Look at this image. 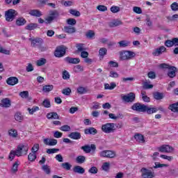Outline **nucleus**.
Listing matches in <instances>:
<instances>
[{
  "instance_id": "f257e3e1",
  "label": "nucleus",
  "mask_w": 178,
  "mask_h": 178,
  "mask_svg": "<svg viewBox=\"0 0 178 178\" xmlns=\"http://www.w3.org/2000/svg\"><path fill=\"white\" fill-rule=\"evenodd\" d=\"M136 56V53L131 51H120V60H130Z\"/></svg>"
},
{
  "instance_id": "f03ea898",
  "label": "nucleus",
  "mask_w": 178,
  "mask_h": 178,
  "mask_svg": "<svg viewBox=\"0 0 178 178\" xmlns=\"http://www.w3.org/2000/svg\"><path fill=\"white\" fill-rule=\"evenodd\" d=\"M17 11L13 9H9L8 10L5 12V17L6 22H13L15 19H16V16H17Z\"/></svg>"
},
{
  "instance_id": "7ed1b4c3",
  "label": "nucleus",
  "mask_w": 178,
  "mask_h": 178,
  "mask_svg": "<svg viewBox=\"0 0 178 178\" xmlns=\"http://www.w3.org/2000/svg\"><path fill=\"white\" fill-rule=\"evenodd\" d=\"M17 156H23V155H27L29 151V145L22 144L17 147Z\"/></svg>"
},
{
  "instance_id": "20e7f679",
  "label": "nucleus",
  "mask_w": 178,
  "mask_h": 178,
  "mask_svg": "<svg viewBox=\"0 0 178 178\" xmlns=\"http://www.w3.org/2000/svg\"><path fill=\"white\" fill-rule=\"evenodd\" d=\"M59 17V13L56 10H51L49 13V16L45 19L46 24H51L53 20H56Z\"/></svg>"
},
{
  "instance_id": "39448f33",
  "label": "nucleus",
  "mask_w": 178,
  "mask_h": 178,
  "mask_svg": "<svg viewBox=\"0 0 178 178\" xmlns=\"http://www.w3.org/2000/svg\"><path fill=\"white\" fill-rule=\"evenodd\" d=\"M102 130L104 133H113L116 129H115V123H106L102 126Z\"/></svg>"
},
{
  "instance_id": "423d86ee",
  "label": "nucleus",
  "mask_w": 178,
  "mask_h": 178,
  "mask_svg": "<svg viewBox=\"0 0 178 178\" xmlns=\"http://www.w3.org/2000/svg\"><path fill=\"white\" fill-rule=\"evenodd\" d=\"M140 172L142 173L141 176L143 178H154L155 177V172L151 171V170L142 168L140 170Z\"/></svg>"
},
{
  "instance_id": "0eeeda50",
  "label": "nucleus",
  "mask_w": 178,
  "mask_h": 178,
  "mask_svg": "<svg viewBox=\"0 0 178 178\" xmlns=\"http://www.w3.org/2000/svg\"><path fill=\"white\" fill-rule=\"evenodd\" d=\"M54 55L56 58H62L66 55V47L65 46H59L56 47Z\"/></svg>"
},
{
  "instance_id": "6e6552de",
  "label": "nucleus",
  "mask_w": 178,
  "mask_h": 178,
  "mask_svg": "<svg viewBox=\"0 0 178 178\" xmlns=\"http://www.w3.org/2000/svg\"><path fill=\"white\" fill-rule=\"evenodd\" d=\"M29 41L31 42V46L33 48H38L40 45L44 44V40L41 38H29Z\"/></svg>"
},
{
  "instance_id": "1a4fd4ad",
  "label": "nucleus",
  "mask_w": 178,
  "mask_h": 178,
  "mask_svg": "<svg viewBox=\"0 0 178 178\" xmlns=\"http://www.w3.org/2000/svg\"><path fill=\"white\" fill-rule=\"evenodd\" d=\"M122 101L124 102H134L136 101V94L134 92H129L126 95H121Z\"/></svg>"
},
{
  "instance_id": "9d476101",
  "label": "nucleus",
  "mask_w": 178,
  "mask_h": 178,
  "mask_svg": "<svg viewBox=\"0 0 178 178\" xmlns=\"http://www.w3.org/2000/svg\"><path fill=\"white\" fill-rule=\"evenodd\" d=\"M99 156L102 158H115L116 153L112 150H104L100 152Z\"/></svg>"
},
{
  "instance_id": "9b49d317",
  "label": "nucleus",
  "mask_w": 178,
  "mask_h": 178,
  "mask_svg": "<svg viewBox=\"0 0 178 178\" xmlns=\"http://www.w3.org/2000/svg\"><path fill=\"white\" fill-rule=\"evenodd\" d=\"M157 149L158 151H159V152H165L168 154H170V152H173V151L175 150L173 147L169 145H163L158 147Z\"/></svg>"
},
{
  "instance_id": "f8f14e48",
  "label": "nucleus",
  "mask_w": 178,
  "mask_h": 178,
  "mask_svg": "<svg viewBox=\"0 0 178 178\" xmlns=\"http://www.w3.org/2000/svg\"><path fill=\"white\" fill-rule=\"evenodd\" d=\"M131 109L136 111V112H145L147 109V106L145 104H141L140 103H135L132 106Z\"/></svg>"
},
{
  "instance_id": "ddd939ff",
  "label": "nucleus",
  "mask_w": 178,
  "mask_h": 178,
  "mask_svg": "<svg viewBox=\"0 0 178 178\" xmlns=\"http://www.w3.org/2000/svg\"><path fill=\"white\" fill-rule=\"evenodd\" d=\"M81 149H83L86 154H90L92 151V152H95V150L97 149V146L94 144L92 145H86L84 146H82L81 147Z\"/></svg>"
},
{
  "instance_id": "4468645a",
  "label": "nucleus",
  "mask_w": 178,
  "mask_h": 178,
  "mask_svg": "<svg viewBox=\"0 0 178 178\" xmlns=\"http://www.w3.org/2000/svg\"><path fill=\"white\" fill-rule=\"evenodd\" d=\"M64 62L70 65H78V63H80V58L67 56L64 58Z\"/></svg>"
},
{
  "instance_id": "2eb2a0df",
  "label": "nucleus",
  "mask_w": 178,
  "mask_h": 178,
  "mask_svg": "<svg viewBox=\"0 0 178 178\" xmlns=\"http://www.w3.org/2000/svg\"><path fill=\"white\" fill-rule=\"evenodd\" d=\"M163 52H166V47L165 46H161L160 47L156 49L152 54L154 56H159V55H162Z\"/></svg>"
},
{
  "instance_id": "dca6fc26",
  "label": "nucleus",
  "mask_w": 178,
  "mask_h": 178,
  "mask_svg": "<svg viewBox=\"0 0 178 178\" xmlns=\"http://www.w3.org/2000/svg\"><path fill=\"white\" fill-rule=\"evenodd\" d=\"M6 83L8 86H16L19 83V79L15 76H10L6 79Z\"/></svg>"
},
{
  "instance_id": "f3484780",
  "label": "nucleus",
  "mask_w": 178,
  "mask_h": 178,
  "mask_svg": "<svg viewBox=\"0 0 178 178\" xmlns=\"http://www.w3.org/2000/svg\"><path fill=\"white\" fill-rule=\"evenodd\" d=\"M10 99L9 98H4L1 101L0 106L2 108H10Z\"/></svg>"
},
{
  "instance_id": "a211bd4d",
  "label": "nucleus",
  "mask_w": 178,
  "mask_h": 178,
  "mask_svg": "<svg viewBox=\"0 0 178 178\" xmlns=\"http://www.w3.org/2000/svg\"><path fill=\"white\" fill-rule=\"evenodd\" d=\"M68 137H70V138H72V140H80V138H81V134L78 131L71 132L68 135Z\"/></svg>"
},
{
  "instance_id": "6ab92c4d",
  "label": "nucleus",
  "mask_w": 178,
  "mask_h": 178,
  "mask_svg": "<svg viewBox=\"0 0 178 178\" xmlns=\"http://www.w3.org/2000/svg\"><path fill=\"white\" fill-rule=\"evenodd\" d=\"M47 118L49 120H59V115L56 112H51L47 114Z\"/></svg>"
},
{
  "instance_id": "aec40b11",
  "label": "nucleus",
  "mask_w": 178,
  "mask_h": 178,
  "mask_svg": "<svg viewBox=\"0 0 178 178\" xmlns=\"http://www.w3.org/2000/svg\"><path fill=\"white\" fill-rule=\"evenodd\" d=\"M64 32L67 34H73L76 33V28L72 26H64Z\"/></svg>"
},
{
  "instance_id": "412c9836",
  "label": "nucleus",
  "mask_w": 178,
  "mask_h": 178,
  "mask_svg": "<svg viewBox=\"0 0 178 178\" xmlns=\"http://www.w3.org/2000/svg\"><path fill=\"white\" fill-rule=\"evenodd\" d=\"M177 70V68L175 66H172V67L169 70L168 72V76L170 79H174V77H176V71Z\"/></svg>"
},
{
  "instance_id": "4be33fe9",
  "label": "nucleus",
  "mask_w": 178,
  "mask_h": 178,
  "mask_svg": "<svg viewBox=\"0 0 178 178\" xmlns=\"http://www.w3.org/2000/svg\"><path fill=\"white\" fill-rule=\"evenodd\" d=\"M74 173H79V175H83L86 172V170L80 166V165H75L73 168Z\"/></svg>"
},
{
  "instance_id": "5701e85b",
  "label": "nucleus",
  "mask_w": 178,
  "mask_h": 178,
  "mask_svg": "<svg viewBox=\"0 0 178 178\" xmlns=\"http://www.w3.org/2000/svg\"><path fill=\"white\" fill-rule=\"evenodd\" d=\"M122 24H123V22L119 19H115L108 23L109 27H118V26H122Z\"/></svg>"
},
{
  "instance_id": "b1692460",
  "label": "nucleus",
  "mask_w": 178,
  "mask_h": 178,
  "mask_svg": "<svg viewBox=\"0 0 178 178\" xmlns=\"http://www.w3.org/2000/svg\"><path fill=\"white\" fill-rule=\"evenodd\" d=\"M84 133L85 134H92V136H95V134L98 133V131H97L94 127H90L88 129H86L84 130Z\"/></svg>"
},
{
  "instance_id": "393cba45",
  "label": "nucleus",
  "mask_w": 178,
  "mask_h": 178,
  "mask_svg": "<svg viewBox=\"0 0 178 178\" xmlns=\"http://www.w3.org/2000/svg\"><path fill=\"white\" fill-rule=\"evenodd\" d=\"M26 23H27V21H26V19L24 17H18L15 22L16 26H18L19 27H20V26H24Z\"/></svg>"
},
{
  "instance_id": "a878e982",
  "label": "nucleus",
  "mask_w": 178,
  "mask_h": 178,
  "mask_svg": "<svg viewBox=\"0 0 178 178\" xmlns=\"http://www.w3.org/2000/svg\"><path fill=\"white\" fill-rule=\"evenodd\" d=\"M145 112H147V115H152V113H156L158 112V108L146 106Z\"/></svg>"
},
{
  "instance_id": "bb28decb",
  "label": "nucleus",
  "mask_w": 178,
  "mask_h": 178,
  "mask_svg": "<svg viewBox=\"0 0 178 178\" xmlns=\"http://www.w3.org/2000/svg\"><path fill=\"white\" fill-rule=\"evenodd\" d=\"M29 15L35 16V17H41L42 16V13L39 10H31L29 12Z\"/></svg>"
},
{
  "instance_id": "cd10ccee",
  "label": "nucleus",
  "mask_w": 178,
  "mask_h": 178,
  "mask_svg": "<svg viewBox=\"0 0 178 178\" xmlns=\"http://www.w3.org/2000/svg\"><path fill=\"white\" fill-rule=\"evenodd\" d=\"M25 29L26 30H29L30 31L32 30H35V29H38V24L30 23L26 26Z\"/></svg>"
},
{
  "instance_id": "c85d7f7f",
  "label": "nucleus",
  "mask_w": 178,
  "mask_h": 178,
  "mask_svg": "<svg viewBox=\"0 0 178 178\" xmlns=\"http://www.w3.org/2000/svg\"><path fill=\"white\" fill-rule=\"evenodd\" d=\"M106 54H108V49H106V48L102 47L99 49V55L100 56V60H102V59H104V56H105Z\"/></svg>"
},
{
  "instance_id": "c756f323",
  "label": "nucleus",
  "mask_w": 178,
  "mask_h": 178,
  "mask_svg": "<svg viewBox=\"0 0 178 178\" xmlns=\"http://www.w3.org/2000/svg\"><path fill=\"white\" fill-rule=\"evenodd\" d=\"M134 138L135 140H136L138 143H145V140L144 139V136L140 134H135Z\"/></svg>"
},
{
  "instance_id": "7c9ffc66",
  "label": "nucleus",
  "mask_w": 178,
  "mask_h": 178,
  "mask_svg": "<svg viewBox=\"0 0 178 178\" xmlns=\"http://www.w3.org/2000/svg\"><path fill=\"white\" fill-rule=\"evenodd\" d=\"M52 90H54V85H44L42 88L44 92H50Z\"/></svg>"
},
{
  "instance_id": "2f4dec72",
  "label": "nucleus",
  "mask_w": 178,
  "mask_h": 178,
  "mask_svg": "<svg viewBox=\"0 0 178 178\" xmlns=\"http://www.w3.org/2000/svg\"><path fill=\"white\" fill-rule=\"evenodd\" d=\"M153 97L154 99H157V101H159V99H163V93H161L159 92H154L153 93Z\"/></svg>"
},
{
  "instance_id": "473e14b6",
  "label": "nucleus",
  "mask_w": 178,
  "mask_h": 178,
  "mask_svg": "<svg viewBox=\"0 0 178 178\" xmlns=\"http://www.w3.org/2000/svg\"><path fill=\"white\" fill-rule=\"evenodd\" d=\"M116 87V83L114 82H112L110 83H105L104 84V90H113Z\"/></svg>"
},
{
  "instance_id": "72a5a7b5",
  "label": "nucleus",
  "mask_w": 178,
  "mask_h": 178,
  "mask_svg": "<svg viewBox=\"0 0 178 178\" xmlns=\"http://www.w3.org/2000/svg\"><path fill=\"white\" fill-rule=\"evenodd\" d=\"M15 156H17V150H11L9 156H8V159L10 161H13V159H15Z\"/></svg>"
},
{
  "instance_id": "f704fd0d",
  "label": "nucleus",
  "mask_w": 178,
  "mask_h": 178,
  "mask_svg": "<svg viewBox=\"0 0 178 178\" xmlns=\"http://www.w3.org/2000/svg\"><path fill=\"white\" fill-rule=\"evenodd\" d=\"M8 136L13 137V138H16L18 136L17 131L13 129L8 130Z\"/></svg>"
},
{
  "instance_id": "c9c22d12",
  "label": "nucleus",
  "mask_w": 178,
  "mask_h": 178,
  "mask_svg": "<svg viewBox=\"0 0 178 178\" xmlns=\"http://www.w3.org/2000/svg\"><path fill=\"white\" fill-rule=\"evenodd\" d=\"M86 38H88V40H92L94 37H95V32L92 30H89L86 34Z\"/></svg>"
},
{
  "instance_id": "e433bc0d",
  "label": "nucleus",
  "mask_w": 178,
  "mask_h": 178,
  "mask_svg": "<svg viewBox=\"0 0 178 178\" xmlns=\"http://www.w3.org/2000/svg\"><path fill=\"white\" fill-rule=\"evenodd\" d=\"M120 48H125V47H129L130 45V42L127 40H121L118 42Z\"/></svg>"
},
{
  "instance_id": "4c0bfd02",
  "label": "nucleus",
  "mask_w": 178,
  "mask_h": 178,
  "mask_svg": "<svg viewBox=\"0 0 178 178\" xmlns=\"http://www.w3.org/2000/svg\"><path fill=\"white\" fill-rule=\"evenodd\" d=\"M76 47L77 48V52H83L86 51V48H84V44L83 43H77Z\"/></svg>"
},
{
  "instance_id": "58836bf2",
  "label": "nucleus",
  "mask_w": 178,
  "mask_h": 178,
  "mask_svg": "<svg viewBox=\"0 0 178 178\" xmlns=\"http://www.w3.org/2000/svg\"><path fill=\"white\" fill-rule=\"evenodd\" d=\"M169 109H170L172 112H178V102L170 105Z\"/></svg>"
},
{
  "instance_id": "ea45409f",
  "label": "nucleus",
  "mask_w": 178,
  "mask_h": 178,
  "mask_svg": "<svg viewBox=\"0 0 178 178\" xmlns=\"http://www.w3.org/2000/svg\"><path fill=\"white\" fill-rule=\"evenodd\" d=\"M76 162L77 163H84V162H86V157L84 156H78L76 158Z\"/></svg>"
},
{
  "instance_id": "a19ab883",
  "label": "nucleus",
  "mask_w": 178,
  "mask_h": 178,
  "mask_svg": "<svg viewBox=\"0 0 178 178\" xmlns=\"http://www.w3.org/2000/svg\"><path fill=\"white\" fill-rule=\"evenodd\" d=\"M168 164H161L159 163H155V165L153 167L149 168V169H158V168H168Z\"/></svg>"
},
{
  "instance_id": "79ce46f5",
  "label": "nucleus",
  "mask_w": 178,
  "mask_h": 178,
  "mask_svg": "<svg viewBox=\"0 0 178 178\" xmlns=\"http://www.w3.org/2000/svg\"><path fill=\"white\" fill-rule=\"evenodd\" d=\"M66 22L67 24H68L69 26H72V27L73 26H76V23H77L74 18H69L68 19H67Z\"/></svg>"
},
{
  "instance_id": "37998d69",
  "label": "nucleus",
  "mask_w": 178,
  "mask_h": 178,
  "mask_svg": "<svg viewBox=\"0 0 178 178\" xmlns=\"http://www.w3.org/2000/svg\"><path fill=\"white\" fill-rule=\"evenodd\" d=\"M70 15H72V16H75L76 17H79L80 15H81L80 13V11H78L74 9H70L69 10Z\"/></svg>"
},
{
  "instance_id": "c03bdc74",
  "label": "nucleus",
  "mask_w": 178,
  "mask_h": 178,
  "mask_svg": "<svg viewBox=\"0 0 178 178\" xmlns=\"http://www.w3.org/2000/svg\"><path fill=\"white\" fill-rule=\"evenodd\" d=\"M42 170L47 175H49L51 173V168H49V165H43L42 166Z\"/></svg>"
},
{
  "instance_id": "a18cd8bd",
  "label": "nucleus",
  "mask_w": 178,
  "mask_h": 178,
  "mask_svg": "<svg viewBox=\"0 0 178 178\" xmlns=\"http://www.w3.org/2000/svg\"><path fill=\"white\" fill-rule=\"evenodd\" d=\"M15 119L17 122H22V120H23V115H22V113H16L15 115Z\"/></svg>"
},
{
  "instance_id": "49530a36",
  "label": "nucleus",
  "mask_w": 178,
  "mask_h": 178,
  "mask_svg": "<svg viewBox=\"0 0 178 178\" xmlns=\"http://www.w3.org/2000/svg\"><path fill=\"white\" fill-rule=\"evenodd\" d=\"M61 166L65 170H70L72 169V165L68 162L61 163Z\"/></svg>"
},
{
  "instance_id": "de8ad7c7",
  "label": "nucleus",
  "mask_w": 178,
  "mask_h": 178,
  "mask_svg": "<svg viewBox=\"0 0 178 178\" xmlns=\"http://www.w3.org/2000/svg\"><path fill=\"white\" fill-rule=\"evenodd\" d=\"M28 159L31 162H34V161H35V159H37V155H35V153H34V152L30 153L28 156Z\"/></svg>"
},
{
  "instance_id": "09e8293b",
  "label": "nucleus",
  "mask_w": 178,
  "mask_h": 178,
  "mask_svg": "<svg viewBox=\"0 0 178 178\" xmlns=\"http://www.w3.org/2000/svg\"><path fill=\"white\" fill-rule=\"evenodd\" d=\"M47 63V59L45 58H40V60H38L36 62L37 66H44Z\"/></svg>"
},
{
  "instance_id": "8fccbe9b",
  "label": "nucleus",
  "mask_w": 178,
  "mask_h": 178,
  "mask_svg": "<svg viewBox=\"0 0 178 178\" xmlns=\"http://www.w3.org/2000/svg\"><path fill=\"white\" fill-rule=\"evenodd\" d=\"M63 80H69L70 79V74H69V72L64 70L63 72Z\"/></svg>"
},
{
  "instance_id": "3c124183",
  "label": "nucleus",
  "mask_w": 178,
  "mask_h": 178,
  "mask_svg": "<svg viewBox=\"0 0 178 178\" xmlns=\"http://www.w3.org/2000/svg\"><path fill=\"white\" fill-rule=\"evenodd\" d=\"M18 168H19V163H17V161H16L13 165V167L11 168V172L12 173H16L18 170Z\"/></svg>"
},
{
  "instance_id": "603ef678",
  "label": "nucleus",
  "mask_w": 178,
  "mask_h": 178,
  "mask_svg": "<svg viewBox=\"0 0 178 178\" xmlns=\"http://www.w3.org/2000/svg\"><path fill=\"white\" fill-rule=\"evenodd\" d=\"M28 111L30 115H33L35 112H37V111H40V107L33 106L32 108H29Z\"/></svg>"
},
{
  "instance_id": "864d4df0",
  "label": "nucleus",
  "mask_w": 178,
  "mask_h": 178,
  "mask_svg": "<svg viewBox=\"0 0 178 178\" xmlns=\"http://www.w3.org/2000/svg\"><path fill=\"white\" fill-rule=\"evenodd\" d=\"M42 105H43L44 108H51V102L49 101V99H45L42 103Z\"/></svg>"
},
{
  "instance_id": "5fc2aeb1",
  "label": "nucleus",
  "mask_w": 178,
  "mask_h": 178,
  "mask_svg": "<svg viewBox=\"0 0 178 178\" xmlns=\"http://www.w3.org/2000/svg\"><path fill=\"white\" fill-rule=\"evenodd\" d=\"M110 10H111V12H112V13H118V12H120V7L116 6H113L110 8Z\"/></svg>"
},
{
  "instance_id": "6e6d98bb",
  "label": "nucleus",
  "mask_w": 178,
  "mask_h": 178,
  "mask_svg": "<svg viewBox=\"0 0 178 178\" xmlns=\"http://www.w3.org/2000/svg\"><path fill=\"white\" fill-rule=\"evenodd\" d=\"M142 94V99L144 101V102H149L151 101V99L145 95V92H141Z\"/></svg>"
},
{
  "instance_id": "4d7b16f0",
  "label": "nucleus",
  "mask_w": 178,
  "mask_h": 178,
  "mask_svg": "<svg viewBox=\"0 0 178 178\" xmlns=\"http://www.w3.org/2000/svg\"><path fill=\"white\" fill-rule=\"evenodd\" d=\"M97 10H99V12H106V10H108V7L103 5H99L97 6Z\"/></svg>"
},
{
  "instance_id": "13d9d810",
  "label": "nucleus",
  "mask_w": 178,
  "mask_h": 178,
  "mask_svg": "<svg viewBox=\"0 0 178 178\" xmlns=\"http://www.w3.org/2000/svg\"><path fill=\"white\" fill-rule=\"evenodd\" d=\"M88 172L91 173L92 175H97V173H98V168H97V167L93 166L88 170Z\"/></svg>"
},
{
  "instance_id": "bf43d9fd",
  "label": "nucleus",
  "mask_w": 178,
  "mask_h": 178,
  "mask_svg": "<svg viewBox=\"0 0 178 178\" xmlns=\"http://www.w3.org/2000/svg\"><path fill=\"white\" fill-rule=\"evenodd\" d=\"M164 44L165 47H167V48H172V47H173V42L172 40H165Z\"/></svg>"
},
{
  "instance_id": "052dcab7",
  "label": "nucleus",
  "mask_w": 178,
  "mask_h": 178,
  "mask_svg": "<svg viewBox=\"0 0 178 178\" xmlns=\"http://www.w3.org/2000/svg\"><path fill=\"white\" fill-rule=\"evenodd\" d=\"M60 130H61V131H70V130H72V128H70V126L69 125H63L60 127Z\"/></svg>"
},
{
  "instance_id": "680f3d73",
  "label": "nucleus",
  "mask_w": 178,
  "mask_h": 178,
  "mask_svg": "<svg viewBox=\"0 0 178 178\" xmlns=\"http://www.w3.org/2000/svg\"><path fill=\"white\" fill-rule=\"evenodd\" d=\"M62 93L64 95H70V94L72 93V89H70V88H65L62 90Z\"/></svg>"
},
{
  "instance_id": "e2e57ef3",
  "label": "nucleus",
  "mask_w": 178,
  "mask_h": 178,
  "mask_svg": "<svg viewBox=\"0 0 178 178\" xmlns=\"http://www.w3.org/2000/svg\"><path fill=\"white\" fill-rule=\"evenodd\" d=\"M172 67V65H169V64L161 63L159 65L160 69H168V70Z\"/></svg>"
},
{
  "instance_id": "0e129e2a",
  "label": "nucleus",
  "mask_w": 178,
  "mask_h": 178,
  "mask_svg": "<svg viewBox=\"0 0 178 178\" xmlns=\"http://www.w3.org/2000/svg\"><path fill=\"white\" fill-rule=\"evenodd\" d=\"M77 92L79 94H86V92H87V89L84 87L80 86L77 88Z\"/></svg>"
},
{
  "instance_id": "69168bd1",
  "label": "nucleus",
  "mask_w": 178,
  "mask_h": 178,
  "mask_svg": "<svg viewBox=\"0 0 178 178\" xmlns=\"http://www.w3.org/2000/svg\"><path fill=\"white\" fill-rule=\"evenodd\" d=\"M133 11L138 15H141V13H143V10H141V8L137 6H134L133 8Z\"/></svg>"
},
{
  "instance_id": "338daca9",
  "label": "nucleus",
  "mask_w": 178,
  "mask_h": 178,
  "mask_svg": "<svg viewBox=\"0 0 178 178\" xmlns=\"http://www.w3.org/2000/svg\"><path fill=\"white\" fill-rule=\"evenodd\" d=\"M170 8L172 10L176 12L178 10V3L177 2H174L171 4Z\"/></svg>"
},
{
  "instance_id": "774afa93",
  "label": "nucleus",
  "mask_w": 178,
  "mask_h": 178,
  "mask_svg": "<svg viewBox=\"0 0 178 178\" xmlns=\"http://www.w3.org/2000/svg\"><path fill=\"white\" fill-rule=\"evenodd\" d=\"M21 98H29V91H22L19 92Z\"/></svg>"
}]
</instances>
